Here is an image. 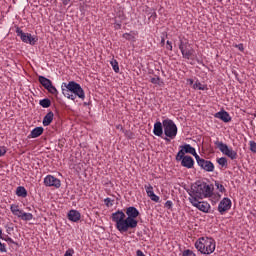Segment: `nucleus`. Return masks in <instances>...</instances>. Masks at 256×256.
<instances>
[{"mask_svg":"<svg viewBox=\"0 0 256 256\" xmlns=\"http://www.w3.org/2000/svg\"><path fill=\"white\" fill-rule=\"evenodd\" d=\"M127 215V216H126ZM126 215L122 210H118L111 215L113 223H116L115 227L120 233H127L131 229H137L139 221L136 217L140 215L139 210L134 206L126 208Z\"/></svg>","mask_w":256,"mask_h":256,"instance_id":"obj_1","label":"nucleus"},{"mask_svg":"<svg viewBox=\"0 0 256 256\" xmlns=\"http://www.w3.org/2000/svg\"><path fill=\"white\" fill-rule=\"evenodd\" d=\"M62 93L64 97H67V99H71L72 101H75L77 97L81 99L82 101H85V91L81 87V84L70 81L67 83H62Z\"/></svg>","mask_w":256,"mask_h":256,"instance_id":"obj_2","label":"nucleus"},{"mask_svg":"<svg viewBox=\"0 0 256 256\" xmlns=\"http://www.w3.org/2000/svg\"><path fill=\"white\" fill-rule=\"evenodd\" d=\"M189 195V199H205V197H211L213 195V190H211L209 184L196 181L195 184L191 185Z\"/></svg>","mask_w":256,"mask_h":256,"instance_id":"obj_3","label":"nucleus"},{"mask_svg":"<svg viewBox=\"0 0 256 256\" xmlns=\"http://www.w3.org/2000/svg\"><path fill=\"white\" fill-rule=\"evenodd\" d=\"M162 125L164 128V135H166V137H164V141L169 143L171 139H175V137H177V125L171 119L163 120Z\"/></svg>","mask_w":256,"mask_h":256,"instance_id":"obj_4","label":"nucleus"},{"mask_svg":"<svg viewBox=\"0 0 256 256\" xmlns=\"http://www.w3.org/2000/svg\"><path fill=\"white\" fill-rule=\"evenodd\" d=\"M179 49L184 59H193V57H195V49L191 47L189 42L180 40Z\"/></svg>","mask_w":256,"mask_h":256,"instance_id":"obj_5","label":"nucleus"},{"mask_svg":"<svg viewBox=\"0 0 256 256\" xmlns=\"http://www.w3.org/2000/svg\"><path fill=\"white\" fill-rule=\"evenodd\" d=\"M214 145H216V147H218L221 153H223V155H226V157H229L232 160L237 159V153L233 149H229V146H227V144L217 140L216 142H214Z\"/></svg>","mask_w":256,"mask_h":256,"instance_id":"obj_6","label":"nucleus"},{"mask_svg":"<svg viewBox=\"0 0 256 256\" xmlns=\"http://www.w3.org/2000/svg\"><path fill=\"white\" fill-rule=\"evenodd\" d=\"M16 33L18 37H20L21 41H23V43H29V45H35V43L39 41L37 37H33V35L31 34L23 32V30H21V28L19 27L16 28Z\"/></svg>","mask_w":256,"mask_h":256,"instance_id":"obj_7","label":"nucleus"},{"mask_svg":"<svg viewBox=\"0 0 256 256\" xmlns=\"http://www.w3.org/2000/svg\"><path fill=\"white\" fill-rule=\"evenodd\" d=\"M195 159L199 167H201V169H203L204 171H207L208 173H213L215 171V165H213V162L205 160L201 158L199 155L196 156Z\"/></svg>","mask_w":256,"mask_h":256,"instance_id":"obj_8","label":"nucleus"},{"mask_svg":"<svg viewBox=\"0 0 256 256\" xmlns=\"http://www.w3.org/2000/svg\"><path fill=\"white\" fill-rule=\"evenodd\" d=\"M179 152L177 153L176 156L179 157V159L183 158V156H186V153H189L190 155H193V157H195V159L199 156L197 154V151L195 150V148H193V146H191L190 144H184L182 146H180Z\"/></svg>","mask_w":256,"mask_h":256,"instance_id":"obj_9","label":"nucleus"},{"mask_svg":"<svg viewBox=\"0 0 256 256\" xmlns=\"http://www.w3.org/2000/svg\"><path fill=\"white\" fill-rule=\"evenodd\" d=\"M204 241V255H211L215 251V240L212 238H202Z\"/></svg>","mask_w":256,"mask_h":256,"instance_id":"obj_10","label":"nucleus"},{"mask_svg":"<svg viewBox=\"0 0 256 256\" xmlns=\"http://www.w3.org/2000/svg\"><path fill=\"white\" fill-rule=\"evenodd\" d=\"M44 185L46 187H55L56 189H59V187H61V180L52 175H47L44 178Z\"/></svg>","mask_w":256,"mask_h":256,"instance_id":"obj_11","label":"nucleus"},{"mask_svg":"<svg viewBox=\"0 0 256 256\" xmlns=\"http://www.w3.org/2000/svg\"><path fill=\"white\" fill-rule=\"evenodd\" d=\"M176 161H181L182 167H186V169H193V166L195 165V160L189 155L182 156V158L176 156Z\"/></svg>","mask_w":256,"mask_h":256,"instance_id":"obj_12","label":"nucleus"},{"mask_svg":"<svg viewBox=\"0 0 256 256\" xmlns=\"http://www.w3.org/2000/svg\"><path fill=\"white\" fill-rule=\"evenodd\" d=\"M190 203L199 211H203V213H207L209 211V205L207 202H199V199L196 198H189Z\"/></svg>","mask_w":256,"mask_h":256,"instance_id":"obj_13","label":"nucleus"},{"mask_svg":"<svg viewBox=\"0 0 256 256\" xmlns=\"http://www.w3.org/2000/svg\"><path fill=\"white\" fill-rule=\"evenodd\" d=\"M229 209H231V199L223 198L218 205L219 213L223 215V213L229 211Z\"/></svg>","mask_w":256,"mask_h":256,"instance_id":"obj_14","label":"nucleus"},{"mask_svg":"<svg viewBox=\"0 0 256 256\" xmlns=\"http://www.w3.org/2000/svg\"><path fill=\"white\" fill-rule=\"evenodd\" d=\"M214 117L216 119H221L224 123H229L231 121V116L229 115V112L222 110L220 112H217Z\"/></svg>","mask_w":256,"mask_h":256,"instance_id":"obj_15","label":"nucleus"},{"mask_svg":"<svg viewBox=\"0 0 256 256\" xmlns=\"http://www.w3.org/2000/svg\"><path fill=\"white\" fill-rule=\"evenodd\" d=\"M145 190L148 197H150L151 201H154L155 203H159V196H157L155 192H153V186H151V184L145 185Z\"/></svg>","mask_w":256,"mask_h":256,"instance_id":"obj_16","label":"nucleus"},{"mask_svg":"<svg viewBox=\"0 0 256 256\" xmlns=\"http://www.w3.org/2000/svg\"><path fill=\"white\" fill-rule=\"evenodd\" d=\"M69 221H73V223H77V221L81 220V213L77 210H70L68 212Z\"/></svg>","mask_w":256,"mask_h":256,"instance_id":"obj_17","label":"nucleus"},{"mask_svg":"<svg viewBox=\"0 0 256 256\" xmlns=\"http://www.w3.org/2000/svg\"><path fill=\"white\" fill-rule=\"evenodd\" d=\"M163 123H161L160 121L156 122L154 124V129H153V133L154 135H156V137H163Z\"/></svg>","mask_w":256,"mask_h":256,"instance_id":"obj_18","label":"nucleus"},{"mask_svg":"<svg viewBox=\"0 0 256 256\" xmlns=\"http://www.w3.org/2000/svg\"><path fill=\"white\" fill-rule=\"evenodd\" d=\"M43 131H45L43 127H36L31 131L29 137H31L32 139H37V137H41V135H43Z\"/></svg>","mask_w":256,"mask_h":256,"instance_id":"obj_19","label":"nucleus"},{"mask_svg":"<svg viewBox=\"0 0 256 256\" xmlns=\"http://www.w3.org/2000/svg\"><path fill=\"white\" fill-rule=\"evenodd\" d=\"M53 117H55V114H53L52 111L48 112L44 118H43V125L44 127H49L50 123H53Z\"/></svg>","mask_w":256,"mask_h":256,"instance_id":"obj_20","label":"nucleus"},{"mask_svg":"<svg viewBox=\"0 0 256 256\" xmlns=\"http://www.w3.org/2000/svg\"><path fill=\"white\" fill-rule=\"evenodd\" d=\"M38 81L42 85V87H44V89H49V87H51V85L53 84V82H51L49 78H45L44 76H39Z\"/></svg>","mask_w":256,"mask_h":256,"instance_id":"obj_21","label":"nucleus"},{"mask_svg":"<svg viewBox=\"0 0 256 256\" xmlns=\"http://www.w3.org/2000/svg\"><path fill=\"white\" fill-rule=\"evenodd\" d=\"M195 247L197 251L205 255V241H203V238H200L199 240L196 241Z\"/></svg>","mask_w":256,"mask_h":256,"instance_id":"obj_22","label":"nucleus"},{"mask_svg":"<svg viewBox=\"0 0 256 256\" xmlns=\"http://www.w3.org/2000/svg\"><path fill=\"white\" fill-rule=\"evenodd\" d=\"M39 105L44 109H49V107H51V100L49 98H44L40 100Z\"/></svg>","mask_w":256,"mask_h":256,"instance_id":"obj_23","label":"nucleus"},{"mask_svg":"<svg viewBox=\"0 0 256 256\" xmlns=\"http://www.w3.org/2000/svg\"><path fill=\"white\" fill-rule=\"evenodd\" d=\"M16 195H17L18 197H26V196H27V190L25 189V187L19 186V187L16 189Z\"/></svg>","mask_w":256,"mask_h":256,"instance_id":"obj_24","label":"nucleus"},{"mask_svg":"<svg viewBox=\"0 0 256 256\" xmlns=\"http://www.w3.org/2000/svg\"><path fill=\"white\" fill-rule=\"evenodd\" d=\"M20 219H22V221H31V219H33V214L23 212Z\"/></svg>","mask_w":256,"mask_h":256,"instance_id":"obj_25","label":"nucleus"},{"mask_svg":"<svg viewBox=\"0 0 256 256\" xmlns=\"http://www.w3.org/2000/svg\"><path fill=\"white\" fill-rule=\"evenodd\" d=\"M110 63L113 68V71L115 73H119V62H117V60H112Z\"/></svg>","mask_w":256,"mask_h":256,"instance_id":"obj_26","label":"nucleus"},{"mask_svg":"<svg viewBox=\"0 0 256 256\" xmlns=\"http://www.w3.org/2000/svg\"><path fill=\"white\" fill-rule=\"evenodd\" d=\"M193 89H198L199 91H205V85L201 84V82L197 81L193 85Z\"/></svg>","mask_w":256,"mask_h":256,"instance_id":"obj_27","label":"nucleus"},{"mask_svg":"<svg viewBox=\"0 0 256 256\" xmlns=\"http://www.w3.org/2000/svg\"><path fill=\"white\" fill-rule=\"evenodd\" d=\"M47 91L49 93H51L52 95H58V91H57V88H55V86H53V84H50V86L48 88H46Z\"/></svg>","mask_w":256,"mask_h":256,"instance_id":"obj_28","label":"nucleus"},{"mask_svg":"<svg viewBox=\"0 0 256 256\" xmlns=\"http://www.w3.org/2000/svg\"><path fill=\"white\" fill-rule=\"evenodd\" d=\"M123 38L127 41H135V36L131 35L130 33H124Z\"/></svg>","mask_w":256,"mask_h":256,"instance_id":"obj_29","label":"nucleus"},{"mask_svg":"<svg viewBox=\"0 0 256 256\" xmlns=\"http://www.w3.org/2000/svg\"><path fill=\"white\" fill-rule=\"evenodd\" d=\"M217 163L220 164L222 167H225L227 165V158L221 157L217 160Z\"/></svg>","mask_w":256,"mask_h":256,"instance_id":"obj_30","label":"nucleus"},{"mask_svg":"<svg viewBox=\"0 0 256 256\" xmlns=\"http://www.w3.org/2000/svg\"><path fill=\"white\" fill-rule=\"evenodd\" d=\"M215 187H217V189L220 191V193H225V191H227L225 189V186H223L222 184H219V182H215Z\"/></svg>","mask_w":256,"mask_h":256,"instance_id":"obj_31","label":"nucleus"},{"mask_svg":"<svg viewBox=\"0 0 256 256\" xmlns=\"http://www.w3.org/2000/svg\"><path fill=\"white\" fill-rule=\"evenodd\" d=\"M182 256H197V255L193 253V250L187 249L183 251Z\"/></svg>","mask_w":256,"mask_h":256,"instance_id":"obj_32","label":"nucleus"},{"mask_svg":"<svg viewBox=\"0 0 256 256\" xmlns=\"http://www.w3.org/2000/svg\"><path fill=\"white\" fill-rule=\"evenodd\" d=\"M160 81H161V78L159 77H154L150 79V83H153V85H159Z\"/></svg>","mask_w":256,"mask_h":256,"instance_id":"obj_33","label":"nucleus"},{"mask_svg":"<svg viewBox=\"0 0 256 256\" xmlns=\"http://www.w3.org/2000/svg\"><path fill=\"white\" fill-rule=\"evenodd\" d=\"M250 151L252 153H256V142L255 141H250Z\"/></svg>","mask_w":256,"mask_h":256,"instance_id":"obj_34","label":"nucleus"},{"mask_svg":"<svg viewBox=\"0 0 256 256\" xmlns=\"http://www.w3.org/2000/svg\"><path fill=\"white\" fill-rule=\"evenodd\" d=\"M104 202L106 207H113V200H111V198H106Z\"/></svg>","mask_w":256,"mask_h":256,"instance_id":"obj_35","label":"nucleus"},{"mask_svg":"<svg viewBox=\"0 0 256 256\" xmlns=\"http://www.w3.org/2000/svg\"><path fill=\"white\" fill-rule=\"evenodd\" d=\"M10 210L14 214L15 212L19 211V205L12 204Z\"/></svg>","mask_w":256,"mask_h":256,"instance_id":"obj_36","label":"nucleus"},{"mask_svg":"<svg viewBox=\"0 0 256 256\" xmlns=\"http://www.w3.org/2000/svg\"><path fill=\"white\" fill-rule=\"evenodd\" d=\"M166 49H168V51H173V44L169 40L166 42Z\"/></svg>","mask_w":256,"mask_h":256,"instance_id":"obj_37","label":"nucleus"},{"mask_svg":"<svg viewBox=\"0 0 256 256\" xmlns=\"http://www.w3.org/2000/svg\"><path fill=\"white\" fill-rule=\"evenodd\" d=\"M7 153V148L5 146L0 147V157H3Z\"/></svg>","mask_w":256,"mask_h":256,"instance_id":"obj_38","label":"nucleus"},{"mask_svg":"<svg viewBox=\"0 0 256 256\" xmlns=\"http://www.w3.org/2000/svg\"><path fill=\"white\" fill-rule=\"evenodd\" d=\"M13 215L21 219V217L23 216V210H17L13 213Z\"/></svg>","mask_w":256,"mask_h":256,"instance_id":"obj_39","label":"nucleus"},{"mask_svg":"<svg viewBox=\"0 0 256 256\" xmlns=\"http://www.w3.org/2000/svg\"><path fill=\"white\" fill-rule=\"evenodd\" d=\"M73 253H75V250H73V249H68V250L65 252L64 256H73Z\"/></svg>","mask_w":256,"mask_h":256,"instance_id":"obj_40","label":"nucleus"},{"mask_svg":"<svg viewBox=\"0 0 256 256\" xmlns=\"http://www.w3.org/2000/svg\"><path fill=\"white\" fill-rule=\"evenodd\" d=\"M6 241H7L8 243H12V245L19 246V243H17V242H15V241H13V239H12V238H10V237H8V238L6 239Z\"/></svg>","mask_w":256,"mask_h":256,"instance_id":"obj_41","label":"nucleus"},{"mask_svg":"<svg viewBox=\"0 0 256 256\" xmlns=\"http://www.w3.org/2000/svg\"><path fill=\"white\" fill-rule=\"evenodd\" d=\"M165 207H167L168 209H171V207H173V202H171L170 200L166 201Z\"/></svg>","mask_w":256,"mask_h":256,"instance_id":"obj_42","label":"nucleus"},{"mask_svg":"<svg viewBox=\"0 0 256 256\" xmlns=\"http://www.w3.org/2000/svg\"><path fill=\"white\" fill-rule=\"evenodd\" d=\"M136 255H137V256H146V255L143 253V251H141V250H137V251H136Z\"/></svg>","mask_w":256,"mask_h":256,"instance_id":"obj_43","label":"nucleus"},{"mask_svg":"<svg viewBox=\"0 0 256 256\" xmlns=\"http://www.w3.org/2000/svg\"><path fill=\"white\" fill-rule=\"evenodd\" d=\"M63 5H69L71 3V0H62Z\"/></svg>","mask_w":256,"mask_h":256,"instance_id":"obj_44","label":"nucleus"},{"mask_svg":"<svg viewBox=\"0 0 256 256\" xmlns=\"http://www.w3.org/2000/svg\"><path fill=\"white\" fill-rule=\"evenodd\" d=\"M6 231H7V233H10V231H13V227H11V226H6Z\"/></svg>","mask_w":256,"mask_h":256,"instance_id":"obj_45","label":"nucleus"},{"mask_svg":"<svg viewBox=\"0 0 256 256\" xmlns=\"http://www.w3.org/2000/svg\"><path fill=\"white\" fill-rule=\"evenodd\" d=\"M236 47H238V49L240 50V51H243V44H239V45H236Z\"/></svg>","mask_w":256,"mask_h":256,"instance_id":"obj_46","label":"nucleus"},{"mask_svg":"<svg viewBox=\"0 0 256 256\" xmlns=\"http://www.w3.org/2000/svg\"><path fill=\"white\" fill-rule=\"evenodd\" d=\"M151 17H153V19H157V13L154 11L151 15Z\"/></svg>","mask_w":256,"mask_h":256,"instance_id":"obj_47","label":"nucleus"},{"mask_svg":"<svg viewBox=\"0 0 256 256\" xmlns=\"http://www.w3.org/2000/svg\"><path fill=\"white\" fill-rule=\"evenodd\" d=\"M0 239H3V230L0 229Z\"/></svg>","mask_w":256,"mask_h":256,"instance_id":"obj_48","label":"nucleus"},{"mask_svg":"<svg viewBox=\"0 0 256 256\" xmlns=\"http://www.w3.org/2000/svg\"><path fill=\"white\" fill-rule=\"evenodd\" d=\"M161 45H165V38L161 39Z\"/></svg>","mask_w":256,"mask_h":256,"instance_id":"obj_49","label":"nucleus"},{"mask_svg":"<svg viewBox=\"0 0 256 256\" xmlns=\"http://www.w3.org/2000/svg\"><path fill=\"white\" fill-rule=\"evenodd\" d=\"M188 82L190 83V85H193V79H189Z\"/></svg>","mask_w":256,"mask_h":256,"instance_id":"obj_50","label":"nucleus"},{"mask_svg":"<svg viewBox=\"0 0 256 256\" xmlns=\"http://www.w3.org/2000/svg\"><path fill=\"white\" fill-rule=\"evenodd\" d=\"M129 139H133V133L129 134Z\"/></svg>","mask_w":256,"mask_h":256,"instance_id":"obj_51","label":"nucleus"}]
</instances>
